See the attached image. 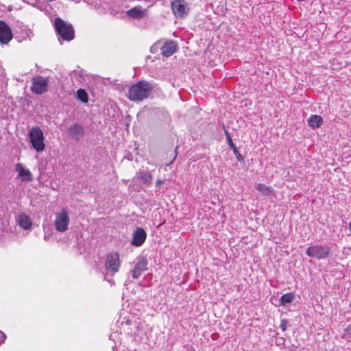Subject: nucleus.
Returning a JSON list of instances; mask_svg holds the SVG:
<instances>
[{
  "label": "nucleus",
  "mask_w": 351,
  "mask_h": 351,
  "mask_svg": "<svg viewBox=\"0 0 351 351\" xmlns=\"http://www.w3.org/2000/svg\"><path fill=\"white\" fill-rule=\"evenodd\" d=\"M151 83L141 81L131 86L128 90V99L132 101H141L149 97L153 90Z\"/></svg>",
  "instance_id": "nucleus-1"
},
{
  "label": "nucleus",
  "mask_w": 351,
  "mask_h": 351,
  "mask_svg": "<svg viewBox=\"0 0 351 351\" xmlns=\"http://www.w3.org/2000/svg\"><path fill=\"white\" fill-rule=\"evenodd\" d=\"M54 26L59 36L64 40L70 41L74 38V30L71 24H68L60 18L54 21Z\"/></svg>",
  "instance_id": "nucleus-2"
},
{
  "label": "nucleus",
  "mask_w": 351,
  "mask_h": 351,
  "mask_svg": "<svg viewBox=\"0 0 351 351\" xmlns=\"http://www.w3.org/2000/svg\"><path fill=\"white\" fill-rule=\"evenodd\" d=\"M29 142L32 147L37 152H41L45 148L44 135L42 130L38 127H33L29 132Z\"/></svg>",
  "instance_id": "nucleus-3"
},
{
  "label": "nucleus",
  "mask_w": 351,
  "mask_h": 351,
  "mask_svg": "<svg viewBox=\"0 0 351 351\" xmlns=\"http://www.w3.org/2000/svg\"><path fill=\"white\" fill-rule=\"evenodd\" d=\"M69 222L70 218L66 209L63 208L59 213H56L54 226L58 232H66L69 228Z\"/></svg>",
  "instance_id": "nucleus-4"
},
{
  "label": "nucleus",
  "mask_w": 351,
  "mask_h": 351,
  "mask_svg": "<svg viewBox=\"0 0 351 351\" xmlns=\"http://www.w3.org/2000/svg\"><path fill=\"white\" fill-rule=\"evenodd\" d=\"M330 249L328 246L320 245H313L308 247L306 251L308 256L316 259H324L329 256Z\"/></svg>",
  "instance_id": "nucleus-5"
},
{
  "label": "nucleus",
  "mask_w": 351,
  "mask_h": 351,
  "mask_svg": "<svg viewBox=\"0 0 351 351\" xmlns=\"http://www.w3.org/2000/svg\"><path fill=\"white\" fill-rule=\"evenodd\" d=\"M121 261L119 253L112 252L107 255L105 261V269L108 273L114 275L119 271Z\"/></svg>",
  "instance_id": "nucleus-6"
},
{
  "label": "nucleus",
  "mask_w": 351,
  "mask_h": 351,
  "mask_svg": "<svg viewBox=\"0 0 351 351\" xmlns=\"http://www.w3.org/2000/svg\"><path fill=\"white\" fill-rule=\"evenodd\" d=\"M171 10L177 18H184L189 12L188 3L184 0H174L171 2Z\"/></svg>",
  "instance_id": "nucleus-7"
},
{
  "label": "nucleus",
  "mask_w": 351,
  "mask_h": 351,
  "mask_svg": "<svg viewBox=\"0 0 351 351\" xmlns=\"http://www.w3.org/2000/svg\"><path fill=\"white\" fill-rule=\"evenodd\" d=\"M49 80L42 76H36L32 80L31 90L33 93L41 95L47 90Z\"/></svg>",
  "instance_id": "nucleus-8"
},
{
  "label": "nucleus",
  "mask_w": 351,
  "mask_h": 351,
  "mask_svg": "<svg viewBox=\"0 0 351 351\" xmlns=\"http://www.w3.org/2000/svg\"><path fill=\"white\" fill-rule=\"evenodd\" d=\"M12 38V33L10 27L3 21H0V43L8 44Z\"/></svg>",
  "instance_id": "nucleus-9"
},
{
  "label": "nucleus",
  "mask_w": 351,
  "mask_h": 351,
  "mask_svg": "<svg viewBox=\"0 0 351 351\" xmlns=\"http://www.w3.org/2000/svg\"><path fill=\"white\" fill-rule=\"evenodd\" d=\"M146 237L145 231L142 228H137L133 232L131 244L136 247L141 246L145 242Z\"/></svg>",
  "instance_id": "nucleus-10"
},
{
  "label": "nucleus",
  "mask_w": 351,
  "mask_h": 351,
  "mask_svg": "<svg viewBox=\"0 0 351 351\" xmlns=\"http://www.w3.org/2000/svg\"><path fill=\"white\" fill-rule=\"evenodd\" d=\"M126 14L128 16L134 19L140 20L147 15V10L143 8L142 6L138 5L128 10Z\"/></svg>",
  "instance_id": "nucleus-11"
},
{
  "label": "nucleus",
  "mask_w": 351,
  "mask_h": 351,
  "mask_svg": "<svg viewBox=\"0 0 351 351\" xmlns=\"http://www.w3.org/2000/svg\"><path fill=\"white\" fill-rule=\"evenodd\" d=\"M147 261L145 258H142L139 260V261L135 265L134 269L132 272V276L134 279H137L140 277L141 274L147 269Z\"/></svg>",
  "instance_id": "nucleus-12"
},
{
  "label": "nucleus",
  "mask_w": 351,
  "mask_h": 351,
  "mask_svg": "<svg viewBox=\"0 0 351 351\" xmlns=\"http://www.w3.org/2000/svg\"><path fill=\"white\" fill-rule=\"evenodd\" d=\"M16 171L23 181H31L32 180V173L23 165L18 163L16 165Z\"/></svg>",
  "instance_id": "nucleus-13"
},
{
  "label": "nucleus",
  "mask_w": 351,
  "mask_h": 351,
  "mask_svg": "<svg viewBox=\"0 0 351 351\" xmlns=\"http://www.w3.org/2000/svg\"><path fill=\"white\" fill-rule=\"evenodd\" d=\"M69 134L73 138L78 140L84 135V129L80 124L75 123L68 129Z\"/></svg>",
  "instance_id": "nucleus-14"
},
{
  "label": "nucleus",
  "mask_w": 351,
  "mask_h": 351,
  "mask_svg": "<svg viewBox=\"0 0 351 351\" xmlns=\"http://www.w3.org/2000/svg\"><path fill=\"white\" fill-rule=\"evenodd\" d=\"M177 49L176 44L173 41L166 42L161 47V53L165 57H169L173 55Z\"/></svg>",
  "instance_id": "nucleus-15"
},
{
  "label": "nucleus",
  "mask_w": 351,
  "mask_h": 351,
  "mask_svg": "<svg viewBox=\"0 0 351 351\" xmlns=\"http://www.w3.org/2000/svg\"><path fill=\"white\" fill-rule=\"evenodd\" d=\"M18 223L24 230H27L32 226V221L25 214L19 215Z\"/></svg>",
  "instance_id": "nucleus-16"
},
{
  "label": "nucleus",
  "mask_w": 351,
  "mask_h": 351,
  "mask_svg": "<svg viewBox=\"0 0 351 351\" xmlns=\"http://www.w3.org/2000/svg\"><path fill=\"white\" fill-rule=\"evenodd\" d=\"M294 298L295 296L291 293L283 294L279 300V305L287 306L288 304L291 303L293 301Z\"/></svg>",
  "instance_id": "nucleus-17"
},
{
  "label": "nucleus",
  "mask_w": 351,
  "mask_h": 351,
  "mask_svg": "<svg viewBox=\"0 0 351 351\" xmlns=\"http://www.w3.org/2000/svg\"><path fill=\"white\" fill-rule=\"evenodd\" d=\"M308 125L312 128H318L323 122L322 118L319 115H313L308 119Z\"/></svg>",
  "instance_id": "nucleus-18"
},
{
  "label": "nucleus",
  "mask_w": 351,
  "mask_h": 351,
  "mask_svg": "<svg viewBox=\"0 0 351 351\" xmlns=\"http://www.w3.org/2000/svg\"><path fill=\"white\" fill-rule=\"evenodd\" d=\"M138 178L141 181L147 185H150L152 181L151 174L147 171H141L138 173Z\"/></svg>",
  "instance_id": "nucleus-19"
},
{
  "label": "nucleus",
  "mask_w": 351,
  "mask_h": 351,
  "mask_svg": "<svg viewBox=\"0 0 351 351\" xmlns=\"http://www.w3.org/2000/svg\"><path fill=\"white\" fill-rule=\"evenodd\" d=\"M256 189L261 192L263 195H269L272 191V189L269 186H266L265 184H258L256 186Z\"/></svg>",
  "instance_id": "nucleus-20"
},
{
  "label": "nucleus",
  "mask_w": 351,
  "mask_h": 351,
  "mask_svg": "<svg viewBox=\"0 0 351 351\" xmlns=\"http://www.w3.org/2000/svg\"><path fill=\"white\" fill-rule=\"evenodd\" d=\"M77 99L81 100L84 103H86L88 100V95L84 89H79L77 91Z\"/></svg>",
  "instance_id": "nucleus-21"
},
{
  "label": "nucleus",
  "mask_w": 351,
  "mask_h": 351,
  "mask_svg": "<svg viewBox=\"0 0 351 351\" xmlns=\"http://www.w3.org/2000/svg\"><path fill=\"white\" fill-rule=\"evenodd\" d=\"M226 136H227V139H228L229 146L232 148L234 153H237V148L234 145L230 136L229 135V134L228 132H226Z\"/></svg>",
  "instance_id": "nucleus-22"
},
{
  "label": "nucleus",
  "mask_w": 351,
  "mask_h": 351,
  "mask_svg": "<svg viewBox=\"0 0 351 351\" xmlns=\"http://www.w3.org/2000/svg\"><path fill=\"white\" fill-rule=\"evenodd\" d=\"M287 320H285V319L281 320V324H280V326L282 331H285L287 330Z\"/></svg>",
  "instance_id": "nucleus-23"
},
{
  "label": "nucleus",
  "mask_w": 351,
  "mask_h": 351,
  "mask_svg": "<svg viewBox=\"0 0 351 351\" xmlns=\"http://www.w3.org/2000/svg\"><path fill=\"white\" fill-rule=\"evenodd\" d=\"M5 339V335L0 331V343H3L4 340Z\"/></svg>",
  "instance_id": "nucleus-24"
},
{
  "label": "nucleus",
  "mask_w": 351,
  "mask_h": 351,
  "mask_svg": "<svg viewBox=\"0 0 351 351\" xmlns=\"http://www.w3.org/2000/svg\"><path fill=\"white\" fill-rule=\"evenodd\" d=\"M234 154H235L238 160H240V161L243 160V156H241V154L239 153L238 151H237V153H234Z\"/></svg>",
  "instance_id": "nucleus-25"
},
{
  "label": "nucleus",
  "mask_w": 351,
  "mask_h": 351,
  "mask_svg": "<svg viewBox=\"0 0 351 351\" xmlns=\"http://www.w3.org/2000/svg\"><path fill=\"white\" fill-rule=\"evenodd\" d=\"M163 182H164L163 180H157V181H156V186H158L160 184H162Z\"/></svg>",
  "instance_id": "nucleus-26"
},
{
  "label": "nucleus",
  "mask_w": 351,
  "mask_h": 351,
  "mask_svg": "<svg viewBox=\"0 0 351 351\" xmlns=\"http://www.w3.org/2000/svg\"><path fill=\"white\" fill-rule=\"evenodd\" d=\"M349 230L351 232V221L349 223Z\"/></svg>",
  "instance_id": "nucleus-27"
},
{
  "label": "nucleus",
  "mask_w": 351,
  "mask_h": 351,
  "mask_svg": "<svg viewBox=\"0 0 351 351\" xmlns=\"http://www.w3.org/2000/svg\"><path fill=\"white\" fill-rule=\"evenodd\" d=\"M109 282H110V283H112V285H114V280H112V281H111V280H109Z\"/></svg>",
  "instance_id": "nucleus-28"
},
{
  "label": "nucleus",
  "mask_w": 351,
  "mask_h": 351,
  "mask_svg": "<svg viewBox=\"0 0 351 351\" xmlns=\"http://www.w3.org/2000/svg\"><path fill=\"white\" fill-rule=\"evenodd\" d=\"M104 278H105V280H107V276H106V275H105Z\"/></svg>",
  "instance_id": "nucleus-29"
}]
</instances>
